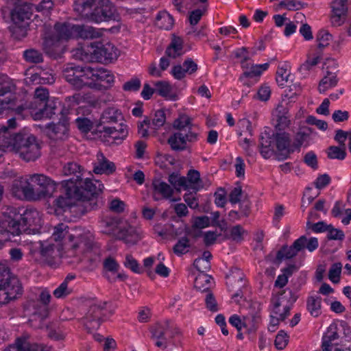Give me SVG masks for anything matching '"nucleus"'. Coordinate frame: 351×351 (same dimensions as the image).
<instances>
[{"instance_id":"obj_49","label":"nucleus","mask_w":351,"mask_h":351,"mask_svg":"<svg viewBox=\"0 0 351 351\" xmlns=\"http://www.w3.org/2000/svg\"><path fill=\"white\" fill-rule=\"evenodd\" d=\"M75 123L77 129L84 134L88 133L93 128L94 123L92 120L87 117H77Z\"/></svg>"},{"instance_id":"obj_63","label":"nucleus","mask_w":351,"mask_h":351,"mask_svg":"<svg viewBox=\"0 0 351 351\" xmlns=\"http://www.w3.org/2000/svg\"><path fill=\"white\" fill-rule=\"evenodd\" d=\"M168 180L174 187L187 186L186 178L184 176H180L176 173L170 174Z\"/></svg>"},{"instance_id":"obj_20","label":"nucleus","mask_w":351,"mask_h":351,"mask_svg":"<svg viewBox=\"0 0 351 351\" xmlns=\"http://www.w3.org/2000/svg\"><path fill=\"white\" fill-rule=\"evenodd\" d=\"M97 161L94 163L93 169L95 173L110 175L115 171L114 163L108 160L101 152L97 153Z\"/></svg>"},{"instance_id":"obj_57","label":"nucleus","mask_w":351,"mask_h":351,"mask_svg":"<svg viewBox=\"0 0 351 351\" xmlns=\"http://www.w3.org/2000/svg\"><path fill=\"white\" fill-rule=\"evenodd\" d=\"M73 292V289L69 287L66 282H62L53 291V295L56 298H65Z\"/></svg>"},{"instance_id":"obj_56","label":"nucleus","mask_w":351,"mask_h":351,"mask_svg":"<svg viewBox=\"0 0 351 351\" xmlns=\"http://www.w3.org/2000/svg\"><path fill=\"white\" fill-rule=\"evenodd\" d=\"M342 264L335 263L332 265L328 271V278L333 283H338L340 281Z\"/></svg>"},{"instance_id":"obj_17","label":"nucleus","mask_w":351,"mask_h":351,"mask_svg":"<svg viewBox=\"0 0 351 351\" xmlns=\"http://www.w3.org/2000/svg\"><path fill=\"white\" fill-rule=\"evenodd\" d=\"M64 79L76 90L82 89V80L80 79V66H75L73 64H66L62 70Z\"/></svg>"},{"instance_id":"obj_59","label":"nucleus","mask_w":351,"mask_h":351,"mask_svg":"<svg viewBox=\"0 0 351 351\" xmlns=\"http://www.w3.org/2000/svg\"><path fill=\"white\" fill-rule=\"evenodd\" d=\"M289 336L284 330L278 332L274 341V345L278 350H283L288 344Z\"/></svg>"},{"instance_id":"obj_18","label":"nucleus","mask_w":351,"mask_h":351,"mask_svg":"<svg viewBox=\"0 0 351 351\" xmlns=\"http://www.w3.org/2000/svg\"><path fill=\"white\" fill-rule=\"evenodd\" d=\"M10 15L13 23L29 25L32 12L28 5L22 4L15 6Z\"/></svg>"},{"instance_id":"obj_11","label":"nucleus","mask_w":351,"mask_h":351,"mask_svg":"<svg viewBox=\"0 0 351 351\" xmlns=\"http://www.w3.org/2000/svg\"><path fill=\"white\" fill-rule=\"evenodd\" d=\"M226 285L230 292H234L232 298L236 302L238 298L243 296V289L246 287V280L244 278L243 273L238 268H234L227 275Z\"/></svg>"},{"instance_id":"obj_27","label":"nucleus","mask_w":351,"mask_h":351,"mask_svg":"<svg viewBox=\"0 0 351 351\" xmlns=\"http://www.w3.org/2000/svg\"><path fill=\"white\" fill-rule=\"evenodd\" d=\"M101 36V34L92 26L76 24L75 38L93 39Z\"/></svg>"},{"instance_id":"obj_61","label":"nucleus","mask_w":351,"mask_h":351,"mask_svg":"<svg viewBox=\"0 0 351 351\" xmlns=\"http://www.w3.org/2000/svg\"><path fill=\"white\" fill-rule=\"evenodd\" d=\"M141 86V82L138 77H132L123 85V89L128 92L138 91Z\"/></svg>"},{"instance_id":"obj_41","label":"nucleus","mask_w":351,"mask_h":351,"mask_svg":"<svg viewBox=\"0 0 351 351\" xmlns=\"http://www.w3.org/2000/svg\"><path fill=\"white\" fill-rule=\"evenodd\" d=\"M245 232V230L241 225H236L230 230H225V239L240 242L243 239V235Z\"/></svg>"},{"instance_id":"obj_44","label":"nucleus","mask_w":351,"mask_h":351,"mask_svg":"<svg viewBox=\"0 0 351 351\" xmlns=\"http://www.w3.org/2000/svg\"><path fill=\"white\" fill-rule=\"evenodd\" d=\"M327 156L330 159L342 160L346 156V148L341 146L332 145L327 149Z\"/></svg>"},{"instance_id":"obj_36","label":"nucleus","mask_w":351,"mask_h":351,"mask_svg":"<svg viewBox=\"0 0 351 351\" xmlns=\"http://www.w3.org/2000/svg\"><path fill=\"white\" fill-rule=\"evenodd\" d=\"M94 78L95 82H106L108 85H110L114 82V75L110 71L103 67H94Z\"/></svg>"},{"instance_id":"obj_4","label":"nucleus","mask_w":351,"mask_h":351,"mask_svg":"<svg viewBox=\"0 0 351 351\" xmlns=\"http://www.w3.org/2000/svg\"><path fill=\"white\" fill-rule=\"evenodd\" d=\"M73 56L83 62H102L116 60L117 49L111 43H93L86 47L77 48L73 51Z\"/></svg>"},{"instance_id":"obj_52","label":"nucleus","mask_w":351,"mask_h":351,"mask_svg":"<svg viewBox=\"0 0 351 351\" xmlns=\"http://www.w3.org/2000/svg\"><path fill=\"white\" fill-rule=\"evenodd\" d=\"M16 351H41V348L36 343H30L29 342L18 339L16 342Z\"/></svg>"},{"instance_id":"obj_1","label":"nucleus","mask_w":351,"mask_h":351,"mask_svg":"<svg viewBox=\"0 0 351 351\" xmlns=\"http://www.w3.org/2000/svg\"><path fill=\"white\" fill-rule=\"evenodd\" d=\"M84 168L76 162H68L64 165L62 173L64 176H71L69 180L62 182L63 186H69V194L77 198L98 196L104 189V184L98 180L86 178L83 180Z\"/></svg>"},{"instance_id":"obj_14","label":"nucleus","mask_w":351,"mask_h":351,"mask_svg":"<svg viewBox=\"0 0 351 351\" xmlns=\"http://www.w3.org/2000/svg\"><path fill=\"white\" fill-rule=\"evenodd\" d=\"M277 151L278 152V160L288 158L291 154L294 152L293 145L291 143V136L289 133L276 132L272 134Z\"/></svg>"},{"instance_id":"obj_24","label":"nucleus","mask_w":351,"mask_h":351,"mask_svg":"<svg viewBox=\"0 0 351 351\" xmlns=\"http://www.w3.org/2000/svg\"><path fill=\"white\" fill-rule=\"evenodd\" d=\"M152 186L154 190L153 198L155 201L159 199L156 197L157 193L161 195L165 199L171 197L173 194V189L168 184L159 179L153 180Z\"/></svg>"},{"instance_id":"obj_25","label":"nucleus","mask_w":351,"mask_h":351,"mask_svg":"<svg viewBox=\"0 0 351 351\" xmlns=\"http://www.w3.org/2000/svg\"><path fill=\"white\" fill-rule=\"evenodd\" d=\"M274 139L272 135L269 133L265 132L262 133L259 138V147L260 152L261 156L265 158H269L273 154V149L271 145L274 143Z\"/></svg>"},{"instance_id":"obj_31","label":"nucleus","mask_w":351,"mask_h":351,"mask_svg":"<svg viewBox=\"0 0 351 351\" xmlns=\"http://www.w3.org/2000/svg\"><path fill=\"white\" fill-rule=\"evenodd\" d=\"M184 53L183 41L180 37L174 36L165 51V55L169 58H176Z\"/></svg>"},{"instance_id":"obj_21","label":"nucleus","mask_w":351,"mask_h":351,"mask_svg":"<svg viewBox=\"0 0 351 351\" xmlns=\"http://www.w3.org/2000/svg\"><path fill=\"white\" fill-rule=\"evenodd\" d=\"M197 70V64L191 59L187 58L183 62V67L180 65L174 66L171 69V74L176 80L183 79L186 73L191 75Z\"/></svg>"},{"instance_id":"obj_53","label":"nucleus","mask_w":351,"mask_h":351,"mask_svg":"<svg viewBox=\"0 0 351 351\" xmlns=\"http://www.w3.org/2000/svg\"><path fill=\"white\" fill-rule=\"evenodd\" d=\"M278 6L292 11L304 8L307 6V3L296 0H283L279 3Z\"/></svg>"},{"instance_id":"obj_6","label":"nucleus","mask_w":351,"mask_h":351,"mask_svg":"<svg viewBox=\"0 0 351 351\" xmlns=\"http://www.w3.org/2000/svg\"><path fill=\"white\" fill-rule=\"evenodd\" d=\"M65 188V195H60L53 202L54 206L58 208L66 211L67 209L77 208L84 214L91 210L97 208V196H90L88 197L77 198L73 194H69V186Z\"/></svg>"},{"instance_id":"obj_29","label":"nucleus","mask_w":351,"mask_h":351,"mask_svg":"<svg viewBox=\"0 0 351 351\" xmlns=\"http://www.w3.org/2000/svg\"><path fill=\"white\" fill-rule=\"evenodd\" d=\"M101 226L103 228V232L106 234H111L114 232L118 225L119 224V218L108 214H104L101 217Z\"/></svg>"},{"instance_id":"obj_34","label":"nucleus","mask_w":351,"mask_h":351,"mask_svg":"<svg viewBox=\"0 0 351 351\" xmlns=\"http://www.w3.org/2000/svg\"><path fill=\"white\" fill-rule=\"evenodd\" d=\"M39 300L44 305L40 312H36L34 314L35 319L38 317L40 321L46 319L49 315V310L47 305L49 304L51 300V295L49 291L47 290H43L39 295Z\"/></svg>"},{"instance_id":"obj_26","label":"nucleus","mask_w":351,"mask_h":351,"mask_svg":"<svg viewBox=\"0 0 351 351\" xmlns=\"http://www.w3.org/2000/svg\"><path fill=\"white\" fill-rule=\"evenodd\" d=\"M103 129L116 143L121 142L128 134L127 125L123 123L119 124L117 127H104Z\"/></svg>"},{"instance_id":"obj_30","label":"nucleus","mask_w":351,"mask_h":351,"mask_svg":"<svg viewBox=\"0 0 351 351\" xmlns=\"http://www.w3.org/2000/svg\"><path fill=\"white\" fill-rule=\"evenodd\" d=\"M81 75L82 80V88L87 86L90 88H98V84L95 82L94 67L86 66H80Z\"/></svg>"},{"instance_id":"obj_3","label":"nucleus","mask_w":351,"mask_h":351,"mask_svg":"<svg viewBox=\"0 0 351 351\" xmlns=\"http://www.w3.org/2000/svg\"><path fill=\"white\" fill-rule=\"evenodd\" d=\"M73 10L82 17L97 23L114 19L116 11L110 0H77Z\"/></svg>"},{"instance_id":"obj_13","label":"nucleus","mask_w":351,"mask_h":351,"mask_svg":"<svg viewBox=\"0 0 351 351\" xmlns=\"http://www.w3.org/2000/svg\"><path fill=\"white\" fill-rule=\"evenodd\" d=\"M84 245L86 247L84 258L91 263H95L99 258L100 251L97 245L94 243V237L90 233L81 234L79 237V243L73 245V248Z\"/></svg>"},{"instance_id":"obj_43","label":"nucleus","mask_w":351,"mask_h":351,"mask_svg":"<svg viewBox=\"0 0 351 351\" xmlns=\"http://www.w3.org/2000/svg\"><path fill=\"white\" fill-rule=\"evenodd\" d=\"M211 277L206 274H199L194 280V287L196 289L204 292L209 289Z\"/></svg>"},{"instance_id":"obj_7","label":"nucleus","mask_w":351,"mask_h":351,"mask_svg":"<svg viewBox=\"0 0 351 351\" xmlns=\"http://www.w3.org/2000/svg\"><path fill=\"white\" fill-rule=\"evenodd\" d=\"M14 90L15 86L11 80L7 75L0 74V114L12 110L17 114H22L25 108L22 104H16L15 97L12 94Z\"/></svg>"},{"instance_id":"obj_64","label":"nucleus","mask_w":351,"mask_h":351,"mask_svg":"<svg viewBox=\"0 0 351 351\" xmlns=\"http://www.w3.org/2000/svg\"><path fill=\"white\" fill-rule=\"evenodd\" d=\"M348 339H343L342 337L339 345L330 349L329 351H351V336L346 337Z\"/></svg>"},{"instance_id":"obj_10","label":"nucleus","mask_w":351,"mask_h":351,"mask_svg":"<svg viewBox=\"0 0 351 351\" xmlns=\"http://www.w3.org/2000/svg\"><path fill=\"white\" fill-rule=\"evenodd\" d=\"M106 303L94 304L89 306L83 318L84 325L88 332L99 328L105 315Z\"/></svg>"},{"instance_id":"obj_39","label":"nucleus","mask_w":351,"mask_h":351,"mask_svg":"<svg viewBox=\"0 0 351 351\" xmlns=\"http://www.w3.org/2000/svg\"><path fill=\"white\" fill-rule=\"evenodd\" d=\"M322 298L320 296H310L307 299V309L313 317H318L321 313Z\"/></svg>"},{"instance_id":"obj_12","label":"nucleus","mask_w":351,"mask_h":351,"mask_svg":"<svg viewBox=\"0 0 351 351\" xmlns=\"http://www.w3.org/2000/svg\"><path fill=\"white\" fill-rule=\"evenodd\" d=\"M30 180L36 184L39 199L51 197L56 190V182L44 174L30 175Z\"/></svg>"},{"instance_id":"obj_38","label":"nucleus","mask_w":351,"mask_h":351,"mask_svg":"<svg viewBox=\"0 0 351 351\" xmlns=\"http://www.w3.org/2000/svg\"><path fill=\"white\" fill-rule=\"evenodd\" d=\"M170 328V321L166 320L164 324L156 323L149 328L152 339H165L167 329Z\"/></svg>"},{"instance_id":"obj_37","label":"nucleus","mask_w":351,"mask_h":351,"mask_svg":"<svg viewBox=\"0 0 351 351\" xmlns=\"http://www.w3.org/2000/svg\"><path fill=\"white\" fill-rule=\"evenodd\" d=\"M68 237L69 241H73V236L69 233V226L63 223L58 224L53 228L51 239L55 241H61L63 239Z\"/></svg>"},{"instance_id":"obj_19","label":"nucleus","mask_w":351,"mask_h":351,"mask_svg":"<svg viewBox=\"0 0 351 351\" xmlns=\"http://www.w3.org/2000/svg\"><path fill=\"white\" fill-rule=\"evenodd\" d=\"M261 322V317L258 311L254 313H249L244 316L243 328H245V333L248 335L250 340L254 341L255 339L256 333Z\"/></svg>"},{"instance_id":"obj_9","label":"nucleus","mask_w":351,"mask_h":351,"mask_svg":"<svg viewBox=\"0 0 351 351\" xmlns=\"http://www.w3.org/2000/svg\"><path fill=\"white\" fill-rule=\"evenodd\" d=\"M297 298V295L291 290H284L281 296L274 302L271 313L284 321L290 315L291 306Z\"/></svg>"},{"instance_id":"obj_48","label":"nucleus","mask_w":351,"mask_h":351,"mask_svg":"<svg viewBox=\"0 0 351 351\" xmlns=\"http://www.w3.org/2000/svg\"><path fill=\"white\" fill-rule=\"evenodd\" d=\"M332 39V35L326 30L321 29L316 35V40L318 43L317 48L318 51H322V49L329 45V42Z\"/></svg>"},{"instance_id":"obj_47","label":"nucleus","mask_w":351,"mask_h":351,"mask_svg":"<svg viewBox=\"0 0 351 351\" xmlns=\"http://www.w3.org/2000/svg\"><path fill=\"white\" fill-rule=\"evenodd\" d=\"M29 25L14 24L10 27L12 36L16 40H21L27 35L28 27Z\"/></svg>"},{"instance_id":"obj_28","label":"nucleus","mask_w":351,"mask_h":351,"mask_svg":"<svg viewBox=\"0 0 351 351\" xmlns=\"http://www.w3.org/2000/svg\"><path fill=\"white\" fill-rule=\"evenodd\" d=\"M58 109L56 102L48 101L44 104L43 108H40L33 114L34 120H40L43 118L51 119L56 114Z\"/></svg>"},{"instance_id":"obj_23","label":"nucleus","mask_w":351,"mask_h":351,"mask_svg":"<svg viewBox=\"0 0 351 351\" xmlns=\"http://www.w3.org/2000/svg\"><path fill=\"white\" fill-rule=\"evenodd\" d=\"M339 338L337 328L335 326H330L328 330L323 336L322 348L323 351H329L339 343L335 342Z\"/></svg>"},{"instance_id":"obj_5","label":"nucleus","mask_w":351,"mask_h":351,"mask_svg":"<svg viewBox=\"0 0 351 351\" xmlns=\"http://www.w3.org/2000/svg\"><path fill=\"white\" fill-rule=\"evenodd\" d=\"M15 211V208L10 209L7 223L0 221V234L9 232L18 236L27 232L33 224V219L38 215L36 211L26 210L23 214L16 213Z\"/></svg>"},{"instance_id":"obj_22","label":"nucleus","mask_w":351,"mask_h":351,"mask_svg":"<svg viewBox=\"0 0 351 351\" xmlns=\"http://www.w3.org/2000/svg\"><path fill=\"white\" fill-rule=\"evenodd\" d=\"M75 27L76 24L69 22L56 23L54 26L58 39L65 40L75 38Z\"/></svg>"},{"instance_id":"obj_16","label":"nucleus","mask_w":351,"mask_h":351,"mask_svg":"<svg viewBox=\"0 0 351 351\" xmlns=\"http://www.w3.org/2000/svg\"><path fill=\"white\" fill-rule=\"evenodd\" d=\"M306 243V237L303 235L296 239L291 246H282L276 254V259L281 261L283 258L289 259L295 256L299 252L305 248Z\"/></svg>"},{"instance_id":"obj_51","label":"nucleus","mask_w":351,"mask_h":351,"mask_svg":"<svg viewBox=\"0 0 351 351\" xmlns=\"http://www.w3.org/2000/svg\"><path fill=\"white\" fill-rule=\"evenodd\" d=\"M268 63L262 64H252L249 71H245L243 75L245 77L250 78L260 76L264 71H266L268 69Z\"/></svg>"},{"instance_id":"obj_35","label":"nucleus","mask_w":351,"mask_h":351,"mask_svg":"<svg viewBox=\"0 0 351 351\" xmlns=\"http://www.w3.org/2000/svg\"><path fill=\"white\" fill-rule=\"evenodd\" d=\"M174 23L173 18L167 12H160L155 21V25L161 29L169 30Z\"/></svg>"},{"instance_id":"obj_45","label":"nucleus","mask_w":351,"mask_h":351,"mask_svg":"<svg viewBox=\"0 0 351 351\" xmlns=\"http://www.w3.org/2000/svg\"><path fill=\"white\" fill-rule=\"evenodd\" d=\"M25 180V199L28 200H37L39 199V195H38L36 184L30 180V175L26 178Z\"/></svg>"},{"instance_id":"obj_40","label":"nucleus","mask_w":351,"mask_h":351,"mask_svg":"<svg viewBox=\"0 0 351 351\" xmlns=\"http://www.w3.org/2000/svg\"><path fill=\"white\" fill-rule=\"evenodd\" d=\"M122 118L121 113L114 108H108L102 113L100 121L102 123H111L118 121Z\"/></svg>"},{"instance_id":"obj_15","label":"nucleus","mask_w":351,"mask_h":351,"mask_svg":"<svg viewBox=\"0 0 351 351\" xmlns=\"http://www.w3.org/2000/svg\"><path fill=\"white\" fill-rule=\"evenodd\" d=\"M69 123L66 121H59L57 123H50L45 126L46 135L54 141H64L69 136Z\"/></svg>"},{"instance_id":"obj_55","label":"nucleus","mask_w":351,"mask_h":351,"mask_svg":"<svg viewBox=\"0 0 351 351\" xmlns=\"http://www.w3.org/2000/svg\"><path fill=\"white\" fill-rule=\"evenodd\" d=\"M289 74L290 73L287 70V66L286 64L279 66L276 71V80L278 84L280 86H285V83L288 81Z\"/></svg>"},{"instance_id":"obj_54","label":"nucleus","mask_w":351,"mask_h":351,"mask_svg":"<svg viewBox=\"0 0 351 351\" xmlns=\"http://www.w3.org/2000/svg\"><path fill=\"white\" fill-rule=\"evenodd\" d=\"M348 0H335L331 3L332 13L347 16L348 8Z\"/></svg>"},{"instance_id":"obj_62","label":"nucleus","mask_w":351,"mask_h":351,"mask_svg":"<svg viewBox=\"0 0 351 351\" xmlns=\"http://www.w3.org/2000/svg\"><path fill=\"white\" fill-rule=\"evenodd\" d=\"M327 232L326 237L328 240L343 241L345 238L344 232L340 229L334 228L331 224H329V228Z\"/></svg>"},{"instance_id":"obj_33","label":"nucleus","mask_w":351,"mask_h":351,"mask_svg":"<svg viewBox=\"0 0 351 351\" xmlns=\"http://www.w3.org/2000/svg\"><path fill=\"white\" fill-rule=\"evenodd\" d=\"M338 83L337 75L335 73L327 71L326 75L321 80L318 85L320 93H324L327 90L335 87Z\"/></svg>"},{"instance_id":"obj_50","label":"nucleus","mask_w":351,"mask_h":351,"mask_svg":"<svg viewBox=\"0 0 351 351\" xmlns=\"http://www.w3.org/2000/svg\"><path fill=\"white\" fill-rule=\"evenodd\" d=\"M23 56L28 62L38 64L43 62V53L34 49H26L23 52Z\"/></svg>"},{"instance_id":"obj_60","label":"nucleus","mask_w":351,"mask_h":351,"mask_svg":"<svg viewBox=\"0 0 351 351\" xmlns=\"http://www.w3.org/2000/svg\"><path fill=\"white\" fill-rule=\"evenodd\" d=\"M191 119L186 115H182L178 119H176L173 123V127L182 132L185 128H189L191 130Z\"/></svg>"},{"instance_id":"obj_8","label":"nucleus","mask_w":351,"mask_h":351,"mask_svg":"<svg viewBox=\"0 0 351 351\" xmlns=\"http://www.w3.org/2000/svg\"><path fill=\"white\" fill-rule=\"evenodd\" d=\"M4 276L0 281V302L6 304L22 295L23 287L19 278L12 276L8 268Z\"/></svg>"},{"instance_id":"obj_42","label":"nucleus","mask_w":351,"mask_h":351,"mask_svg":"<svg viewBox=\"0 0 351 351\" xmlns=\"http://www.w3.org/2000/svg\"><path fill=\"white\" fill-rule=\"evenodd\" d=\"M45 53L53 59L60 58L64 52L63 47L58 43L47 42L44 46Z\"/></svg>"},{"instance_id":"obj_46","label":"nucleus","mask_w":351,"mask_h":351,"mask_svg":"<svg viewBox=\"0 0 351 351\" xmlns=\"http://www.w3.org/2000/svg\"><path fill=\"white\" fill-rule=\"evenodd\" d=\"M190 241L188 237H183L178 239L173 247L174 254L177 256H182L188 252V248L190 247Z\"/></svg>"},{"instance_id":"obj_32","label":"nucleus","mask_w":351,"mask_h":351,"mask_svg":"<svg viewBox=\"0 0 351 351\" xmlns=\"http://www.w3.org/2000/svg\"><path fill=\"white\" fill-rule=\"evenodd\" d=\"M167 143L171 149L176 152L185 150L187 147L185 136H184L182 132H175L171 135L167 140Z\"/></svg>"},{"instance_id":"obj_2","label":"nucleus","mask_w":351,"mask_h":351,"mask_svg":"<svg viewBox=\"0 0 351 351\" xmlns=\"http://www.w3.org/2000/svg\"><path fill=\"white\" fill-rule=\"evenodd\" d=\"M12 147L25 161H34L40 156V145L31 134L19 133L14 136L6 127L0 129V150Z\"/></svg>"},{"instance_id":"obj_58","label":"nucleus","mask_w":351,"mask_h":351,"mask_svg":"<svg viewBox=\"0 0 351 351\" xmlns=\"http://www.w3.org/2000/svg\"><path fill=\"white\" fill-rule=\"evenodd\" d=\"M25 180L24 178H21L16 180L12 184V193L17 197H20L22 194L25 197Z\"/></svg>"}]
</instances>
